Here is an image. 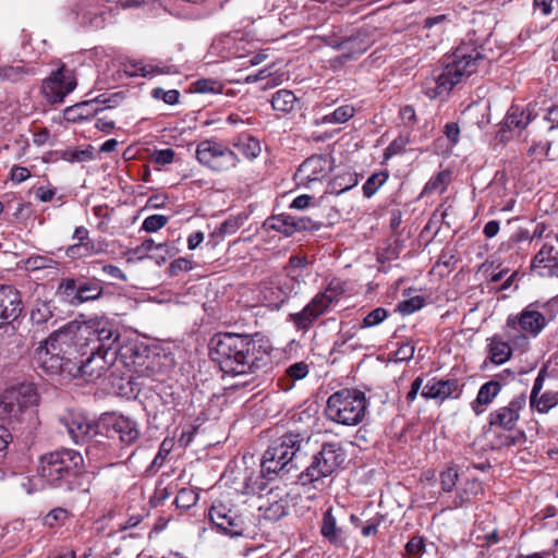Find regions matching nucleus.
<instances>
[{
	"label": "nucleus",
	"instance_id": "5fc2aeb1",
	"mask_svg": "<svg viewBox=\"0 0 558 558\" xmlns=\"http://www.w3.org/2000/svg\"><path fill=\"white\" fill-rule=\"evenodd\" d=\"M57 262L46 256H31L26 260V267L29 270H40L46 268H56Z\"/></svg>",
	"mask_w": 558,
	"mask_h": 558
},
{
	"label": "nucleus",
	"instance_id": "774afa93",
	"mask_svg": "<svg viewBox=\"0 0 558 558\" xmlns=\"http://www.w3.org/2000/svg\"><path fill=\"white\" fill-rule=\"evenodd\" d=\"M192 269V262L187 258L180 257L173 260L169 266L171 276H177L180 271H189Z\"/></svg>",
	"mask_w": 558,
	"mask_h": 558
},
{
	"label": "nucleus",
	"instance_id": "e2e57ef3",
	"mask_svg": "<svg viewBox=\"0 0 558 558\" xmlns=\"http://www.w3.org/2000/svg\"><path fill=\"white\" fill-rule=\"evenodd\" d=\"M308 374V365L305 362H298L286 369V375L292 381L303 379Z\"/></svg>",
	"mask_w": 558,
	"mask_h": 558
},
{
	"label": "nucleus",
	"instance_id": "5701e85b",
	"mask_svg": "<svg viewBox=\"0 0 558 558\" xmlns=\"http://www.w3.org/2000/svg\"><path fill=\"white\" fill-rule=\"evenodd\" d=\"M422 397L425 399H434L445 401L448 398H457L460 395L459 383L457 379L432 378L422 389Z\"/></svg>",
	"mask_w": 558,
	"mask_h": 558
},
{
	"label": "nucleus",
	"instance_id": "e433bc0d",
	"mask_svg": "<svg viewBox=\"0 0 558 558\" xmlns=\"http://www.w3.org/2000/svg\"><path fill=\"white\" fill-rule=\"evenodd\" d=\"M482 493V484L477 480H469L464 483L463 487L458 492L453 506L456 508L462 507L465 502H469L472 497L477 496Z\"/></svg>",
	"mask_w": 558,
	"mask_h": 558
},
{
	"label": "nucleus",
	"instance_id": "c9c22d12",
	"mask_svg": "<svg viewBox=\"0 0 558 558\" xmlns=\"http://www.w3.org/2000/svg\"><path fill=\"white\" fill-rule=\"evenodd\" d=\"M357 184V178L353 173H343L335 177L328 184L327 193L339 195Z\"/></svg>",
	"mask_w": 558,
	"mask_h": 558
},
{
	"label": "nucleus",
	"instance_id": "cd10ccee",
	"mask_svg": "<svg viewBox=\"0 0 558 558\" xmlns=\"http://www.w3.org/2000/svg\"><path fill=\"white\" fill-rule=\"evenodd\" d=\"M501 390L499 381L490 380L485 383L478 390L475 401L472 403V410L476 415L484 412V408L493 402Z\"/></svg>",
	"mask_w": 558,
	"mask_h": 558
},
{
	"label": "nucleus",
	"instance_id": "9b49d317",
	"mask_svg": "<svg viewBox=\"0 0 558 558\" xmlns=\"http://www.w3.org/2000/svg\"><path fill=\"white\" fill-rule=\"evenodd\" d=\"M196 159L201 165L216 172L228 171L236 167L239 162L236 154L215 138L205 140L197 144Z\"/></svg>",
	"mask_w": 558,
	"mask_h": 558
},
{
	"label": "nucleus",
	"instance_id": "ea45409f",
	"mask_svg": "<svg viewBox=\"0 0 558 558\" xmlns=\"http://www.w3.org/2000/svg\"><path fill=\"white\" fill-rule=\"evenodd\" d=\"M449 173L446 171L438 172L432 177L425 184L422 195H430L434 193H442L448 184Z\"/></svg>",
	"mask_w": 558,
	"mask_h": 558
},
{
	"label": "nucleus",
	"instance_id": "412c9836",
	"mask_svg": "<svg viewBox=\"0 0 558 558\" xmlns=\"http://www.w3.org/2000/svg\"><path fill=\"white\" fill-rule=\"evenodd\" d=\"M35 359L38 366L49 375H74L75 367L68 363L60 354L50 350L45 342H41L36 349Z\"/></svg>",
	"mask_w": 558,
	"mask_h": 558
},
{
	"label": "nucleus",
	"instance_id": "4c0bfd02",
	"mask_svg": "<svg viewBox=\"0 0 558 558\" xmlns=\"http://www.w3.org/2000/svg\"><path fill=\"white\" fill-rule=\"evenodd\" d=\"M558 404V391H545L530 400V407L538 413H547Z\"/></svg>",
	"mask_w": 558,
	"mask_h": 558
},
{
	"label": "nucleus",
	"instance_id": "f257e3e1",
	"mask_svg": "<svg viewBox=\"0 0 558 558\" xmlns=\"http://www.w3.org/2000/svg\"><path fill=\"white\" fill-rule=\"evenodd\" d=\"M274 348L269 340L233 332L215 335L209 343V354L225 374L232 376L267 372L272 366Z\"/></svg>",
	"mask_w": 558,
	"mask_h": 558
},
{
	"label": "nucleus",
	"instance_id": "de8ad7c7",
	"mask_svg": "<svg viewBox=\"0 0 558 558\" xmlns=\"http://www.w3.org/2000/svg\"><path fill=\"white\" fill-rule=\"evenodd\" d=\"M388 174L378 172L372 174L363 185V194L365 197H372L378 189L387 181Z\"/></svg>",
	"mask_w": 558,
	"mask_h": 558
},
{
	"label": "nucleus",
	"instance_id": "a19ab883",
	"mask_svg": "<svg viewBox=\"0 0 558 558\" xmlns=\"http://www.w3.org/2000/svg\"><path fill=\"white\" fill-rule=\"evenodd\" d=\"M80 280L74 278H64L58 287V292L62 294L71 304L76 303V294L78 293Z\"/></svg>",
	"mask_w": 558,
	"mask_h": 558
},
{
	"label": "nucleus",
	"instance_id": "7ed1b4c3",
	"mask_svg": "<svg viewBox=\"0 0 558 558\" xmlns=\"http://www.w3.org/2000/svg\"><path fill=\"white\" fill-rule=\"evenodd\" d=\"M308 439L299 433H287L275 439L263 454L260 472L268 480L289 478L306 457Z\"/></svg>",
	"mask_w": 558,
	"mask_h": 558
},
{
	"label": "nucleus",
	"instance_id": "2f4dec72",
	"mask_svg": "<svg viewBox=\"0 0 558 558\" xmlns=\"http://www.w3.org/2000/svg\"><path fill=\"white\" fill-rule=\"evenodd\" d=\"M262 295L264 301L267 302V305L276 310L280 308L287 301V294L282 292V289L275 279L264 283Z\"/></svg>",
	"mask_w": 558,
	"mask_h": 558
},
{
	"label": "nucleus",
	"instance_id": "8fccbe9b",
	"mask_svg": "<svg viewBox=\"0 0 558 558\" xmlns=\"http://www.w3.org/2000/svg\"><path fill=\"white\" fill-rule=\"evenodd\" d=\"M282 292L287 294V300L292 295H296L301 290V281L295 277L275 278Z\"/></svg>",
	"mask_w": 558,
	"mask_h": 558
},
{
	"label": "nucleus",
	"instance_id": "72a5a7b5",
	"mask_svg": "<svg viewBox=\"0 0 558 558\" xmlns=\"http://www.w3.org/2000/svg\"><path fill=\"white\" fill-rule=\"evenodd\" d=\"M233 145L248 159L256 158L262 151L259 141L248 134L238 136Z\"/></svg>",
	"mask_w": 558,
	"mask_h": 558
},
{
	"label": "nucleus",
	"instance_id": "b1692460",
	"mask_svg": "<svg viewBox=\"0 0 558 558\" xmlns=\"http://www.w3.org/2000/svg\"><path fill=\"white\" fill-rule=\"evenodd\" d=\"M121 100L122 96L119 93H114L110 97L99 95L93 99L76 104L72 110L76 112L78 119H87L105 109L116 108Z\"/></svg>",
	"mask_w": 558,
	"mask_h": 558
},
{
	"label": "nucleus",
	"instance_id": "6e6d98bb",
	"mask_svg": "<svg viewBox=\"0 0 558 558\" xmlns=\"http://www.w3.org/2000/svg\"><path fill=\"white\" fill-rule=\"evenodd\" d=\"M93 243H74L66 248V256L70 258H82L92 255Z\"/></svg>",
	"mask_w": 558,
	"mask_h": 558
},
{
	"label": "nucleus",
	"instance_id": "c85d7f7f",
	"mask_svg": "<svg viewBox=\"0 0 558 558\" xmlns=\"http://www.w3.org/2000/svg\"><path fill=\"white\" fill-rule=\"evenodd\" d=\"M76 19L81 25L86 27L102 28L105 26L104 12L94 5L80 4Z\"/></svg>",
	"mask_w": 558,
	"mask_h": 558
},
{
	"label": "nucleus",
	"instance_id": "3c124183",
	"mask_svg": "<svg viewBox=\"0 0 558 558\" xmlns=\"http://www.w3.org/2000/svg\"><path fill=\"white\" fill-rule=\"evenodd\" d=\"M293 233L302 231H317L322 228V222L315 221L305 216H293Z\"/></svg>",
	"mask_w": 558,
	"mask_h": 558
},
{
	"label": "nucleus",
	"instance_id": "a18cd8bd",
	"mask_svg": "<svg viewBox=\"0 0 558 558\" xmlns=\"http://www.w3.org/2000/svg\"><path fill=\"white\" fill-rule=\"evenodd\" d=\"M27 74H29V70L24 65H7L0 68V78L2 81L17 82Z\"/></svg>",
	"mask_w": 558,
	"mask_h": 558
},
{
	"label": "nucleus",
	"instance_id": "49530a36",
	"mask_svg": "<svg viewBox=\"0 0 558 558\" xmlns=\"http://www.w3.org/2000/svg\"><path fill=\"white\" fill-rule=\"evenodd\" d=\"M70 518V512L64 508H54L44 518V524L49 527L63 525Z\"/></svg>",
	"mask_w": 558,
	"mask_h": 558
},
{
	"label": "nucleus",
	"instance_id": "39448f33",
	"mask_svg": "<svg viewBox=\"0 0 558 558\" xmlns=\"http://www.w3.org/2000/svg\"><path fill=\"white\" fill-rule=\"evenodd\" d=\"M84 468L82 454L72 449L57 450L40 458L38 473L50 486L72 489V480Z\"/></svg>",
	"mask_w": 558,
	"mask_h": 558
},
{
	"label": "nucleus",
	"instance_id": "9d476101",
	"mask_svg": "<svg viewBox=\"0 0 558 558\" xmlns=\"http://www.w3.org/2000/svg\"><path fill=\"white\" fill-rule=\"evenodd\" d=\"M78 328L74 325L65 326L52 332L44 342L50 350L60 354L75 367L77 360L87 354L84 340L80 339Z\"/></svg>",
	"mask_w": 558,
	"mask_h": 558
},
{
	"label": "nucleus",
	"instance_id": "58836bf2",
	"mask_svg": "<svg viewBox=\"0 0 558 558\" xmlns=\"http://www.w3.org/2000/svg\"><path fill=\"white\" fill-rule=\"evenodd\" d=\"M293 216L281 214L278 216L270 217L266 220L265 226L268 229L276 230L283 233L286 236L293 234Z\"/></svg>",
	"mask_w": 558,
	"mask_h": 558
},
{
	"label": "nucleus",
	"instance_id": "423d86ee",
	"mask_svg": "<svg viewBox=\"0 0 558 558\" xmlns=\"http://www.w3.org/2000/svg\"><path fill=\"white\" fill-rule=\"evenodd\" d=\"M366 410L365 393L359 389L344 388L328 397L325 414L338 424L355 426L364 420Z\"/></svg>",
	"mask_w": 558,
	"mask_h": 558
},
{
	"label": "nucleus",
	"instance_id": "4be33fe9",
	"mask_svg": "<svg viewBox=\"0 0 558 558\" xmlns=\"http://www.w3.org/2000/svg\"><path fill=\"white\" fill-rule=\"evenodd\" d=\"M60 422L75 444H84L97 434V425L82 413H69Z\"/></svg>",
	"mask_w": 558,
	"mask_h": 558
},
{
	"label": "nucleus",
	"instance_id": "f704fd0d",
	"mask_svg": "<svg viewBox=\"0 0 558 558\" xmlns=\"http://www.w3.org/2000/svg\"><path fill=\"white\" fill-rule=\"evenodd\" d=\"M296 104V97L291 90L280 89L272 95L271 106L276 111L291 112Z\"/></svg>",
	"mask_w": 558,
	"mask_h": 558
},
{
	"label": "nucleus",
	"instance_id": "a878e982",
	"mask_svg": "<svg viewBox=\"0 0 558 558\" xmlns=\"http://www.w3.org/2000/svg\"><path fill=\"white\" fill-rule=\"evenodd\" d=\"M110 432L112 433V437L117 435L120 441L126 446L135 444L141 436L138 424L132 418L123 415L114 420Z\"/></svg>",
	"mask_w": 558,
	"mask_h": 558
},
{
	"label": "nucleus",
	"instance_id": "13d9d810",
	"mask_svg": "<svg viewBox=\"0 0 558 558\" xmlns=\"http://www.w3.org/2000/svg\"><path fill=\"white\" fill-rule=\"evenodd\" d=\"M459 474L456 468L450 466L440 474V485L444 492L450 493L456 487Z\"/></svg>",
	"mask_w": 558,
	"mask_h": 558
},
{
	"label": "nucleus",
	"instance_id": "69168bd1",
	"mask_svg": "<svg viewBox=\"0 0 558 558\" xmlns=\"http://www.w3.org/2000/svg\"><path fill=\"white\" fill-rule=\"evenodd\" d=\"M415 348L412 343H402L395 353L396 361L405 362L413 359Z\"/></svg>",
	"mask_w": 558,
	"mask_h": 558
},
{
	"label": "nucleus",
	"instance_id": "f03ea898",
	"mask_svg": "<svg viewBox=\"0 0 558 558\" xmlns=\"http://www.w3.org/2000/svg\"><path fill=\"white\" fill-rule=\"evenodd\" d=\"M483 56L477 47L462 43L448 57L447 63L433 70L423 83V93L429 99H446L454 86L476 72Z\"/></svg>",
	"mask_w": 558,
	"mask_h": 558
},
{
	"label": "nucleus",
	"instance_id": "37998d69",
	"mask_svg": "<svg viewBox=\"0 0 558 558\" xmlns=\"http://www.w3.org/2000/svg\"><path fill=\"white\" fill-rule=\"evenodd\" d=\"M426 550L422 536H413L404 546V558H421Z\"/></svg>",
	"mask_w": 558,
	"mask_h": 558
},
{
	"label": "nucleus",
	"instance_id": "ddd939ff",
	"mask_svg": "<svg viewBox=\"0 0 558 558\" xmlns=\"http://www.w3.org/2000/svg\"><path fill=\"white\" fill-rule=\"evenodd\" d=\"M208 515L217 530L230 537L243 535L248 527V520L243 513L220 501L210 507Z\"/></svg>",
	"mask_w": 558,
	"mask_h": 558
},
{
	"label": "nucleus",
	"instance_id": "4468645a",
	"mask_svg": "<svg viewBox=\"0 0 558 558\" xmlns=\"http://www.w3.org/2000/svg\"><path fill=\"white\" fill-rule=\"evenodd\" d=\"M377 39V29L373 26H364L349 36L327 38V44L342 51V57L353 59L364 53Z\"/></svg>",
	"mask_w": 558,
	"mask_h": 558
},
{
	"label": "nucleus",
	"instance_id": "680f3d73",
	"mask_svg": "<svg viewBox=\"0 0 558 558\" xmlns=\"http://www.w3.org/2000/svg\"><path fill=\"white\" fill-rule=\"evenodd\" d=\"M409 143L408 137L399 136L395 138L389 146L385 149L384 157L385 159H389L395 155L401 154L405 150V147Z\"/></svg>",
	"mask_w": 558,
	"mask_h": 558
},
{
	"label": "nucleus",
	"instance_id": "473e14b6",
	"mask_svg": "<svg viewBox=\"0 0 558 558\" xmlns=\"http://www.w3.org/2000/svg\"><path fill=\"white\" fill-rule=\"evenodd\" d=\"M102 291L104 288L99 280H80L78 293L76 294V303L82 304L87 301L97 300L101 296Z\"/></svg>",
	"mask_w": 558,
	"mask_h": 558
},
{
	"label": "nucleus",
	"instance_id": "864d4df0",
	"mask_svg": "<svg viewBox=\"0 0 558 558\" xmlns=\"http://www.w3.org/2000/svg\"><path fill=\"white\" fill-rule=\"evenodd\" d=\"M197 501V494H195L193 490L183 488L179 490L174 504L178 508L181 509H190L193 507Z\"/></svg>",
	"mask_w": 558,
	"mask_h": 558
},
{
	"label": "nucleus",
	"instance_id": "603ef678",
	"mask_svg": "<svg viewBox=\"0 0 558 558\" xmlns=\"http://www.w3.org/2000/svg\"><path fill=\"white\" fill-rule=\"evenodd\" d=\"M286 514L287 506L282 500L269 504L267 507L264 508V517L269 521H278Z\"/></svg>",
	"mask_w": 558,
	"mask_h": 558
},
{
	"label": "nucleus",
	"instance_id": "0eeeda50",
	"mask_svg": "<svg viewBox=\"0 0 558 558\" xmlns=\"http://www.w3.org/2000/svg\"><path fill=\"white\" fill-rule=\"evenodd\" d=\"M345 460V452L339 442H326L312 458L310 465L296 475L301 485L318 488L325 477L332 475Z\"/></svg>",
	"mask_w": 558,
	"mask_h": 558
},
{
	"label": "nucleus",
	"instance_id": "052dcab7",
	"mask_svg": "<svg viewBox=\"0 0 558 558\" xmlns=\"http://www.w3.org/2000/svg\"><path fill=\"white\" fill-rule=\"evenodd\" d=\"M168 217L162 215H151L145 218L142 229L146 232H156L168 223Z\"/></svg>",
	"mask_w": 558,
	"mask_h": 558
},
{
	"label": "nucleus",
	"instance_id": "2eb2a0df",
	"mask_svg": "<svg viewBox=\"0 0 558 558\" xmlns=\"http://www.w3.org/2000/svg\"><path fill=\"white\" fill-rule=\"evenodd\" d=\"M109 351L95 350L94 347L87 348L89 354L86 360L80 357L77 365H75L74 374L77 373L87 380H94L101 377L117 361L118 354L114 353L113 348H108Z\"/></svg>",
	"mask_w": 558,
	"mask_h": 558
},
{
	"label": "nucleus",
	"instance_id": "338daca9",
	"mask_svg": "<svg viewBox=\"0 0 558 558\" xmlns=\"http://www.w3.org/2000/svg\"><path fill=\"white\" fill-rule=\"evenodd\" d=\"M174 155H175V153L171 148L157 150L153 155V161L155 163L161 165V166L169 165L173 161Z\"/></svg>",
	"mask_w": 558,
	"mask_h": 558
},
{
	"label": "nucleus",
	"instance_id": "c03bdc74",
	"mask_svg": "<svg viewBox=\"0 0 558 558\" xmlns=\"http://www.w3.org/2000/svg\"><path fill=\"white\" fill-rule=\"evenodd\" d=\"M354 108L349 105L338 107L333 112L324 117L326 123H344L354 116Z\"/></svg>",
	"mask_w": 558,
	"mask_h": 558
},
{
	"label": "nucleus",
	"instance_id": "6e6552de",
	"mask_svg": "<svg viewBox=\"0 0 558 558\" xmlns=\"http://www.w3.org/2000/svg\"><path fill=\"white\" fill-rule=\"evenodd\" d=\"M344 289L340 281L332 280L324 291L317 293L310 303L298 313L289 315L291 322L298 330L308 331L313 324L325 313L330 306L339 301Z\"/></svg>",
	"mask_w": 558,
	"mask_h": 558
},
{
	"label": "nucleus",
	"instance_id": "6ab92c4d",
	"mask_svg": "<svg viewBox=\"0 0 558 558\" xmlns=\"http://www.w3.org/2000/svg\"><path fill=\"white\" fill-rule=\"evenodd\" d=\"M536 117L537 113L533 105L530 104L524 108L512 105L501 123L498 133L500 141H508L514 130L523 131Z\"/></svg>",
	"mask_w": 558,
	"mask_h": 558
},
{
	"label": "nucleus",
	"instance_id": "bb28decb",
	"mask_svg": "<svg viewBox=\"0 0 558 558\" xmlns=\"http://www.w3.org/2000/svg\"><path fill=\"white\" fill-rule=\"evenodd\" d=\"M320 534L325 539L333 545H342L344 543L343 529L339 525L338 519L331 507L323 514Z\"/></svg>",
	"mask_w": 558,
	"mask_h": 558
},
{
	"label": "nucleus",
	"instance_id": "09e8293b",
	"mask_svg": "<svg viewBox=\"0 0 558 558\" xmlns=\"http://www.w3.org/2000/svg\"><path fill=\"white\" fill-rule=\"evenodd\" d=\"M194 89L199 94H221L222 84L216 80L202 78L194 83Z\"/></svg>",
	"mask_w": 558,
	"mask_h": 558
},
{
	"label": "nucleus",
	"instance_id": "4d7b16f0",
	"mask_svg": "<svg viewBox=\"0 0 558 558\" xmlns=\"http://www.w3.org/2000/svg\"><path fill=\"white\" fill-rule=\"evenodd\" d=\"M424 303H425L424 298L421 295H416V296H413V298H410L408 300L400 302L398 305V310L403 315H410V314L414 313L415 311L421 310L424 306Z\"/></svg>",
	"mask_w": 558,
	"mask_h": 558
},
{
	"label": "nucleus",
	"instance_id": "7c9ffc66",
	"mask_svg": "<svg viewBox=\"0 0 558 558\" xmlns=\"http://www.w3.org/2000/svg\"><path fill=\"white\" fill-rule=\"evenodd\" d=\"M54 306L51 300L37 298L31 308V320L36 325H44L53 317Z\"/></svg>",
	"mask_w": 558,
	"mask_h": 558
},
{
	"label": "nucleus",
	"instance_id": "1a4fd4ad",
	"mask_svg": "<svg viewBox=\"0 0 558 558\" xmlns=\"http://www.w3.org/2000/svg\"><path fill=\"white\" fill-rule=\"evenodd\" d=\"M80 339L84 340L86 348L94 347L95 350L109 351L113 348L119 354L121 335L116 324L107 318L90 319L85 326L78 328Z\"/></svg>",
	"mask_w": 558,
	"mask_h": 558
},
{
	"label": "nucleus",
	"instance_id": "a211bd4d",
	"mask_svg": "<svg viewBox=\"0 0 558 558\" xmlns=\"http://www.w3.org/2000/svg\"><path fill=\"white\" fill-rule=\"evenodd\" d=\"M23 312L22 296L13 286L0 284V331H13L12 322Z\"/></svg>",
	"mask_w": 558,
	"mask_h": 558
},
{
	"label": "nucleus",
	"instance_id": "79ce46f5",
	"mask_svg": "<svg viewBox=\"0 0 558 558\" xmlns=\"http://www.w3.org/2000/svg\"><path fill=\"white\" fill-rule=\"evenodd\" d=\"M178 72L179 70L175 65L143 64L138 66L136 74L147 77L158 74H174Z\"/></svg>",
	"mask_w": 558,
	"mask_h": 558
},
{
	"label": "nucleus",
	"instance_id": "aec40b11",
	"mask_svg": "<svg viewBox=\"0 0 558 558\" xmlns=\"http://www.w3.org/2000/svg\"><path fill=\"white\" fill-rule=\"evenodd\" d=\"M525 404L526 396L524 393L514 397L507 405L500 407L489 414V425L506 430L514 429L520 412L525 408Z\"/></svg>",
	"mask_w": 558,
	"mask_h": 558
},
{
	"label": "nucleus",
	"instance_id": "f3484780",
	"mask_svg": "<svg viewBox=\"0 0 558 558\" xmlns=\"http://www.w3.org/2000/svg\"><path fill=\"white\" fill-rule=\"evenodd\" d=\"M329 171L330 163L328 158L323 155H313L300 165L294 180L299 186L313 189L316 184L322 183Z\"/></svg>",
	"mask_w": 558,
	"mask_h": 558
},
{
	"label": "nucleus",
	"instance_id": "c756f323",
	"mask_svg": "<svg viewBox=\"0 0 558 558\" xmlns=\"http://www.w3.org/2000/svg\"><path fill=\"white\" fill-rule=\"evenodd\" d=\"M509 342L510 341L508 339L505 341L498 335H495L489 339V360L494 364H504L511 357L512 349Z\"/></svg>",
	"mask_w": 558,
	"mask_h": 558
},
{
	"label": "nucleus",
	"instance_id": "dca6fc26",
	"mask_svg": "<svg viewBox=\"0 0 558 558\" xmlns=\"http://www.w3.org/2000/svg\"><path fill=\"white\" fill-rule=\"evenodd\" d=\"M75 87L76 80L73 71L62 65L43 82L41 92L50 104H59Z\"/></svg>",
	"mask_w": 558,
	"mask_h": 558
},
{
	"label": "nucleus",
	"instance_id": "393cba45",
	"mask_svg": "<svg viewBox=\"0 0 558 558\" xmlns=\"http://www.w3.org/2000/svg\"><path fill=\"white\" fill-rule=\"evenodd\" d=\"M554 247L544 245L533 257L531 268L539 277L558 275V258L553 254Z\"/></svg>",
	"mask_w": 558,
	"mask_h": 558
},
{
	"label": "nucleus",
	"instance_id": "20e7f679",
	"mask_svg": "<svg viewBox=\"0 0 558 558\" xmlns=\"http://www.w3.org/2000/svg\"><path fill=\"white\" fill-rule=\"evenodd\" d=\"M558 304L557 299L548 302H533L525 306L521 313L508 316L504 327L505 335L511 343L518 347H525L529 338H536L553 320L555 315H547V308Z\"/></svg>",
	"mask_w": 558,
	"mask_h": 558
},
{
	"label": "nucleus",
	"instance_id": "0e129e2a",
	"mask_svg": "<svg viewBox=\"0 0 558 558\" xmlns=\"http://www.w3.org/2000/svg\"><path fill=\"white\" fill-rule=\"evenodd\" d=\"M151 95L156 99H162L168 105L177 104L180 96L175 89L165 90L160 87L154 88Z\"/></svg>",
	"mask_w": 558,
	"mask_h": 558
},
{
	"label": "nucleus",
	"instance_id": "bf43d9fd",
	"mask_svg": "<svg viewBox=\"0 0 558 558\" xmlns=\"http://www.w3.org/2000/svg\"><path fill=\"white\" fill-rule=\"evenodd\" d=\"M388 317V312L384 307H377L371 311L363 319V327H375Z\"/></svg>",
	"mask_w": 558,
	"mask_h": 558
},
{
	"label": "nucleus",
	"instance_id": "f8f14e48",
	"mask_svg": "<svg viewBox=\"0 0 558 558\" xmlns=\"http://www.w3.org/2000/svg\"><path fill=\"white\" fill-rule=\"evenodd\" d=\"M38 403V393L33 384H21L5 389L0 399V416L17 418L27 408Z\"/></svg>",
	"mask_w": 558,
	"mask_h": 558
}]
</instances>
